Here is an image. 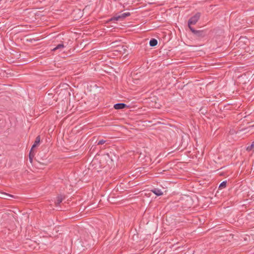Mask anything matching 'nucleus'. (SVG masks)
I'll use <instances>...</instances> for the list:
<instances>
[{
  "label": "nucleus",
  "mask_w": 254,
  "mask_h": 254,
  "mask_svg": "<svg viewBox=\"0 0 254 254\" xmlns=\"http://www.w3.org/2000/svg\"><path fill=\"white\" fill-rule=\"evenodd\" d=\"M201 16L200 12L196 13L193 16H191L188 21V27L190 29V27H192L191 25L195 24L198 20L199 19Z\"/></svg>",
  "instance_id": "1"
},
{
  "label": "nucleus",
  "mask_w": 254,
  "mask_h": 254,
  "mask_svg": "<svg viewBox=\"0 0 254 254\" xmlns=\"http://www.w3.org/2000/svg\"><path fill=\"white\" fill-rule=\"evenodd\" d=\"M190 30L197 38H203L206 35V31L205 30H196L193 27H190Z\"/></svg>",
  "instance_id": "2"
},
{
  "label": "nucleus",
  "mask_w": 254,
  "mask_h": 254,
  "mask_svg": "<svg viewBox=\"0 0 254 254\" xmlns=\"http://www.w3.org/2000/svg\"><path fill=\"white\" fill-rule=\"evenodd\" d=\"M130 15V12H125V13L121 14V15H120L119 16H114V17H112L111 18L109 19L107 21V22L109 23L113 20H119L120 19L123 20V19H125V18H126L127 17H128Z\"/></svg>",
  "instance_id": "3"
},
{
  "label": "nucleus",
  "mask_w": 254,
  "mask_h": 254,
  "mask_svg": "<svg viewBox=\"0 0 254 254\" xmlns=\"http://www.w3.org/2000/svg\"><path fill=\"white\" fill-rule=\"evenodd\" d=\"M127 107H128V106L126 104L122 103L116 104L114 106V108L116 110L123 109Z\"/></svg>",
  "instance_id": "4"
},
{
  "label": "nucleus",
  "mask_w": 254,
  "mask_h": 254,
  "mask_svg": "<svg viewBox=\"0 0 254 254\" xmlns=\"http://www.w3.org/2000/svg\"><path fill=\"white\" fill-rule=\"evenodd\" d=\"M65 198V197L64 196H63L62 195H58L57 197L56 201L55 202V204L56 206H58L60 204V203L62 202V201L64 200V199Z\"/></svg>",
  "instance_id": "5"
},
{
  "label": "nucleus",
  "mask_w": 254,
  "mask_h": 254,
  "mask_svg": "<svg viewBox=\"0 0 254 254\" xmlns=\"http://www.w3.org/2000/svg\"><path fill=\"white\" fill-rule=\"evenodd\" d=\"M40 141V136L38 135L36 137L35 140L34 141V143L32 145L31 149L33 150L34 148L37 147L39 144Z\"/></svg>",
  "instance_id": "6"
},
{
  "label": "nucleus",
  "mask_w": 254,
  "mask_h": 254,
  "mask_svg": "<svg viewBox=\"0 0 254 254\" xmlns=\"http://www.w3.org/2000/svg\"><path fill=\"white\" fill-rule=\"evenodd\" d=\"M157 44L158 41L154 38H152L149 41V45L151 47H155L157 45Z\"/></svg>",
  "instance_id": "7"
},
{
  "label": "nucleus",
  "mask_w": 254,
  "mask_h": 254,
  "mask_svg": "<svg viewBox=\"0 0 254 254\" xmlns=\"http://www.w3.org/2000/svg\"><path fill=\"white\" fill-rule=\"evenodd\" d=\"M34 155H35V153H34L33 150L31 149L30 151L29 154V161L31 163H32L33 159L34 157Z\"/></svg>",
  "instance_id": "8"
},
{
  "label": "nucleus",
  "mask_w": 254,
  "mask_h": 254,
  "mask_svg": "<svg viewBox=\"0 0 254 254\" xmlns=\"http://www.w3.org/2000/svg\"><path fill=\"white\" fill-rule=\"evenodd\" d=\"M152 191L157 196H160L163 194V192L161 190L157 189H155L153 190H152Z\"/></svg>",
  "instance_id": "9"
},
{
  "label": "nucleus",
  "mask_w": 254,
  "mask_h": 254,
  "mask_svg": "<svg viewBox=\"0 0 254 254\" xmlns=\"http://www.w3.org/2000/svg\"><path fill=\"white\" fill-rule=\"evenodd\" d=\"M64 47V44L63 43L60 44L58 45L55 48L52 49V51H56L57 50H61Z\"/></svg>",
  "instance_id": "10"
},
{
  "label": "nucleus",
  "mask_w": 254,
  "mask_h": 254,
  "mask_svg": "<svg viewBox=\"0 0 254 254\" xmlns=\"http://www.w3.org/2000/svg\"><path fill=\"white\" fill-rule=\"evenodd\" d=\"M227 184V181H224L222 182L219 186V189H222L226 187Z\"/></svg>",
  "instance_id": "11"
},
{
  "label": "nucleus",
  "mask_w": 254,
  "mask_h": 254,
  "mask_svg": "<svg viewBox=\"0 0 254 254\" xmlns=\"http://www.w3.org/2000/svg\"><path fill=\"white\" fill-rule=\"evenodd\" d=\"M254 148V142H253L251 145L248 146L246 148V150L248 151H251Z\"/></svg>",
  "instance_id": "12"
},
{
  "label": "nucleus",
  "mask_w": 254,
  "mask_h": 254,
  "mask_svg": "<svg viewBox=\"0 0 254 254\" xmlns=\"http://www.w3.org/2000/svg\"><path fill=\"white\" fill-rule=\"evenodd\" d=\"M107 141V140L101 139L98 142L97 145H102V144L105 143Z\"/></svg>",
  "instance_id": "13"
},
{
  "label": "nucleus",
  "mask_w": 254,
  "mask_h": 254,
  "mask_svg": "<svg viewBox=\"0 0 254 254\" xmlns=\"http://www.w3.org/2000/svg\"><path fill=\"white\" fill-rule=\"evenodd\" d=\"M199 112H200L202 114L205 115L207 111L205 109H203V108H201L199 110Z\"/></svg>",
  "instance_id": "14"
},
{
  "label": "nucleus",
  "mask_w": 254,
  "mask_h": 254,
  "mask_svg": "<svg viewBox=\"0 0 254 254\" xmlns=\"http://www.w3.org/2000/svg\"><path fill=\"white\" fill-rule=\"evenodd\" d=\"M3 195L2 196V197H4V198H6L5 197V196H10V197H13L12 195H10L9 194H7V193H3L2 194Z\"/></svg>",
  "instance_id": "15"
},
{
  "label": "nucleus",
  "mask_w": 254,
  "mask_h": 254,
  "mask_svg": "<svg viewBox=\"0 0 254 254\" xmlns=\"http://www.w3.org/2000/svg\"><path fill=\"white\" fill-rule=\"evenodd\" d=\"M126 0H122V1H125ZM114 1H121V0H114Z\"/></svg>",
  "instance_id": "16"
}]
</instances>
